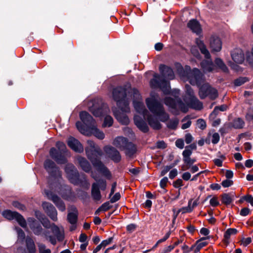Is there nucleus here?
Returning <instances> with one entry per match:
<instances>
[{
	"instance_id": "f257e3e1",
	"label": "nucleus",
	"mask_w": 253,
	"mask_h": 253,
	"mask_svg": "<svg viewBox=\"0 0 253 253\" xmlns=\"http://www.w3.org/2000/svg\"><path fill=\"white\" fill-rule=\"evenodd\" d=\"M87 144L88 146L85 148V150L88 159L90 160L93 166L98 171L107 178L111 179L112 174L110 171L98 158V156L102 155L101 149L95 145L93 141L88 140Z\"/></svg>"
},
{
	"instance_id": "f03ea898",
	"label": "nucleus",
	"mask_w": 253,
	"mask_h": 253,
	"mask_svg": "<svg viewBox=\"0 0 253 253\" xmlns=\"http://www.w3.org/2000/svg\"><path fill=\"white\" fill-rule=\"evenodd\" d=\"M128 88L122 86H118L113 89L112 96L114 100L117 102V106L123 112H129V103L126 99Z\"/></svg>"
},
{
	"instance_id": "7ed1b4c3",
	"label": "nucleus",
	"mask_w": 253,
	"mask_h": 253,
	"mask_svg": "<svg viewBox=\"0 0 253 253\" xmlns=\"http://www.w3.org/2000/svg\"><path fill=\"white\" fill-rule=\"evenodd\" d=\"M146 103L149 110L158 116L160 121L165 122L169 118V115L165 112L163 105L154 97L146 99Z\"/></svg>"
},
{
	"instance_id": "20e7f679",
	"label": "nucleus",
	"mask_w": 253,
	"mask_h": 253,
	"mask_svg": "<svg viewBox=\"0 0 253 253\" xmlns=\"http://www.w3.org/2000/svg\"><path fill=\"white\" fill-rule=\"evenodd\" d=\"M154 79L150 81L151 87H160L165 94H168L171 93L174 96L176 100L178 99V96L179 94V90L174 89L170 91L169 83L164 79H161L160 75L155 74L154 75Z\"/></svg>"
},
{
	"instance_id": "39448f33",
	"label": "nucleus",
	"mask_w": 253,
	"mask_h": 253,
	"mask_svg": "<svg viewBox=\"0 0 253 253\" xmlns=\"http://www.w3.org/2000/svg\"><path fill=\"white\" fill-rule=\"evenodd\" d=\"M80 118L87 127H85L81 122H77L76 125L78 129L84 135H90V133L89 129L94 126V120L89 113L85 111H82L80 113Z\"/></svg>"
},
{
	"instance_id": "423d86ee",
	"label": "nucleus",
	"mask_w": 253,
	"mask_h": 253,
	"mask_svg": "<svg viewBox=\"0 0 253 253\" xmlns=\"http://www.w3.org/2000/svg\"><path fill=\"white\" fill-rule=\"evenodd\" d=\"M65 170L67 177L71 183L76 185H82L83 183L89 185L85 174H82L81 178H80L79 172L73 164H68L66 165Z\"/></svg>"
},
{
	"instance_id": "0eeeda50",
	"label": "nucleus",
	"mask_w": 253,
	"mask_h": 253,
	"mask_svg": "<svg viewBox=\"0 0 253 253\" xmlns=\"http://www.w3.org/2000/svg\"><path fill=\"white\" fill-rule=\"evenodd\" d=\"M231 56L234 62L229 61L228 65L232 69L238 71L240 70V67L238 64H242L245 60L244 52L242 49L236 48L231 52Z\"/></svg>"
},
{
	"instance_id": "6e6552de",
	"label": "nucleus",
	"mask_w": 253,
	"mask_h": 253,
	"mask_svg": "<svg viewBox=\"0 0 253 253\" xmlns=\"http://www.w3.org/2000/svg\"><path fill=\"white\" fill-rule=\"evenodd\" d=\"M30 227L34 233L37 235H40L42 234L43 235L46 239H49V242L53 245L56 244V239L52 236H48L49 232L47 231H43V229L41 225L35 220H33L30 223Z\"/></svg>"
},
{
	"instance_id": "1a4fd4ad",
	"label": "nucleus",
	"mask_w": 253,
	"mask_h": 253,
	"mask_svg": "<svg viewBox=\"0 0 253 253\" xmlns=\"http://www.w3.org/2000/svg\"><path fill=\"white\" fill-rule=\"evenodd\" d=\"M199 95L202 99L209 97L213 100L218 96V93L216 89L212 87L208 83H205L200 87Z\"/></svg>"
},
{
	"instance_id": "9d476101",
	"label": "nucleus",
	"mask_w": 253,
	"mask_h": 253,
	"mask_svg": "<svg viewBox=\"0 0 253 253\" xmlns=\"http://www.w3.org/2000/svg\"><path fill=\"white\" fill-rule=\"evenodd\" d=\"M44 167L51 176L55 178L61 177V175L59 168L52 160H46L44 162Z\"/></svg>"
},
{
	"instance_id": "9b49d317",
	"label": "nucleus",
	"mask_w": 253,
	"mask_h": 253,
	"mask_svg": "<svg viewBox=\"0 0 253 253\" xmlns=\"http://www.w3.org/2000/svg\"><path fill=\"white\" fill-rule=\"evenodd\" d=\"M2 215L8 220L16 219L22 227L26 226V222L25 219L21 214L17 212L6 210L2 212Z\"/></svg>"
},
{
	"instance_id": "f8f14e48",
	"label": "nucleus",
	"mask_w": 253,
	"mask_h": 253,
	"mask_svg": "<svg viewBox=\"0 0 253 253\" xmlns=\"http://www.w3.org/2000/svg\"><path fill=\"white\" fill-rule=\"evenodd\" d=\"M164 102L166 105L171 108L178 109L183 112H186L188 110L187 107L180 99L175 100L170 97H166Z\"/></svg>"
},
{
	"instance_id": "ddd939ff",
	"label": "nucleus",
	"mask_w": 253,
	"mask_h": 253,
	"mask_svg": "<svg viewBox=\"0 0 253 253\" xmlns=\"http://www.w3.org/2000/svg\"><path fill=\"white\" fill-rule=\"evenodd\" d=\"M89 111L95 117H100L104 114L107 113L109 111V108L106 104L94 103L91 107H89Z\"/></svg>"
},
{
	"instance_id": "4468645a",
	"label": "nucleus",
	"mask_w": 253,
	"mask_h": 253,
	"mask_svg": "<svg viewBox=\"0 0 253 253\" xmlns=\"http://www.w3.org/2000/svg\"><path fill=\"white\" fill-rule=\"evenodd\" d=\"M44 194L48 199L52 201L60 211H65V205L58 196L52 192L46 190H44Z\"/></svg>"
},
{
	"instance_id": "2eb2a0df",
	"label": "nucleus",
	"mask_w": 253,
	"mask_h": 253,
	"mask_svg": "<svg viewBox=\"0 0 253 253\" xmlns=\"http://www.w3.org/2000/svg\"><path fill=\"white\" fill-rule=\"evenodd\" d=\"M202 77L203 75L200 71L195 68L189 73L188 80L191 84L199 85L202 81Z\"/></svg>"
},
{
	"instance_id": "dca6fc26",
	"label": "nucleus",
	"mask_w": 253,
	"mask_h": 253,
	"mask_svg": "<svg viewBox=\"0 0 253 253\" xmlns=\"http://www.w3.org/2000/svg\"><path fill=\"white\" fill-rule=\"evenodd\" d=\"M105 152L115 162H119L121 159L119 152L114 147L106 146L104 148Z\"/></svg>"
},
{
	"instance_id": "f3484780",
	"label": "nucleus",
	"mask_w": 253,
	"mask_h": 253,
	"mask_svg": "<svg viewBox=\"0 0 253 253\" xmlns=\"http://www.w3.org/2000/svg\"><path fill=\"white\" fill-rule=\"evenodd\" d=\"M42 207L47 214L54 221L57 220V212L55 207L50 203L44 202L42 203Z\"/></svg>"
},
{
	"instance_id": "a211bd4d",
	"label": "nucleus",
	"mask_w": 253,
	"mask_h": 253,
	"mask_svg": "<svg viewBox=\"0 0 253 253\" xmlns=\"http://www.w3.org/2000/svg\"><path fill=\"white\" fill-rule=\"evenodd\" d=\"M49 154L50 157L58 164H65L67 162V160L63 154L54 147L50 149Z\"/></svg>"
},
{
	"instance_id": "6ab92c4d",
	"label": "nucleus",
	"mask_w": 253,
	"mask_h": 253,
	"mask_svg": "<svg viewBox=\"0 0 253 253\" xmlns=\"http://www.w3.org/2000/svg\"><path fill=\"white\" fill-rule=\"evenodd\" d=\"M67 144L69 147L74 151L78 153L83 152L84 147L79 140L73 137H70L67 140Z\"/></svg>"
},
{
	"instance_id": "aec40b11",
	"label": "nucleus",
	"mask_w": 253,
	"mask_h": 253,
	"mask_svg": "<svg viewBox=\"0 0 253 253\" xmlns=\"http://www.w3.org/2000/svg\"><path fill=\"white\" fill-rule=\"evenodd\" d=\"M210 45L212 51H219L222 48L220 39L216 36H211L210 40Z\"/></svg>"
},
{
	"instance_id": "412c9836",
	"label": "nucleus",
	"mask_w": 253,
	"mask_h": 253,
	"mask_svg": "<svg viewBox=\"0 0 253 253\" xmlns=\"http://www.w3.org/2000/svg\"><path fill=\"white\" fill-rule=\"evenodd\" d=\"M134 122L137 127L143 132H147L149 131V127L146 123L141 117L138 115H135Z\"/></svg>"
},
{
	"instance_id": "4be33fe9",
	"label": "nucleus",
	"mask_w": 253,
	"mask_h": 253,
	"mask_svg": "<svg viewBox=\"0 0 253 253\" xmlns=\"http://www.w3.org/2000/svg\"><path fill=\"white\" fill-rule=\"evenodd\" d=\"M160 71L164 77L169 80H172L174 78V74L172 70L169 67L164 65H160Z\"/></svg>"
},
{
	"instance_id": "5701e85b",
	"label": "nucleus",
	"mask_w": 253,
	"mask_h": 253,
	"mask_svg": "<svg viewBox=\"0 0 253 253\" xmlns=\"http://www.w3.org/2000/svg\"><path fill=\"white\" fill-rule=\"evenodd\" d=\"M51 229L52 233L56 237L58 241H62L63 240L64 238V231L63 227H59L55 224L53 223Z\"/></svg>"
},
{
	"instance_id": "b1692460",
	"label": "nucleus",
	"mask_w": 253,
	"mask_h": 253,
	"mask_svg": "<svg viewBox=\"0 0 253 253\" xmlns=\"http://www.w3.org/2000/svg\"><path fill=\"white\" fill-rule=\"evenodd\" d=\"M145 119H147L150 126L153 129L158 130L161 128L162 126L158 120L149 113Z\"/></svg>"
},
{
	"instance_id": "393cba45",
	"label": "nucleus",
	"mask_w": 253,
	"mask_h": 253,
	"mask_svg": "<svg viewBox=\"0 0 253 253\" xmlns=\"http://www.w3.org/2000/svg\"><path fill=\"white\" fill-rule=\"evenodd\" d=\"M133 105L135 110L139 114L143 115L144 118L149 114L148 111L145 108L143 103L139 101H133Z\"/></svg>"
},
{
	"instance_id": "a878e982",
	"label": "nucleus",
	"mask_w": 253,
	"mask_h": 253,
	"mask_svg": "<svg viewBox=\"0 0 253 253\" xmlns=\"http://www.w3.org/2000/svg\"><path fill=\"white\" fill-rule=\"evenodd\" d=\"M127 142L128 141L126 138L119 136L114 139L113 144L120 150H125Z\"/></svg>"
},
{
	"instance_id": "bb28decb",
	"label": "nucleus",
	"mask_w": 253,
	"mask_h": 253,
	"mask_svg": "<svg viewBox=\"0 0 253 253\" xmlns=\"http://www.w3.org/2000/svg\"><path fill=\"white\" fill-rule=\"evenodd\" d=\"M91 196L95 201H99L101 199V195L97 183H93L91 187Z\"/></svg>"
},
{
	"instance_id": "cd10ccee",
	"label": "nucleus",
	"mask_w": 253,
	"mask_h": 253,
	"mask_svg": "<svg viewBox=\"0 0 253 253\" xmlns=\"http://www.w3.org/2000/svg\"><path fill=\"white\" fill-rule=\"evenodd\" d=\"M188 104L190 107L197 110H201L203 107V103L195 96L190 98Z\"/></svg>"
},
{
	"instance_id": "c85d7f7f",
	"label": "nucleus",
	"mask_w": 253,
	"mask_h": 253,
	"mask_svg": "<svg viewBox=\"0 0 253 253\" xmlns=\"http://www.w3.org/2000/svg\"><path fill=\"white\" fill-rule=\"evenodd\" d=\"M78 218V211L76 209L73 210V212H69L67 215V219L69 222H70L73 225L70 228L71 230H73L75 229V226L74 225L75 224L77 221Z\"/></svg>"
},
{
	"instance_id": "c756f323",
	"label": "nucleus",
	"mask_w": 253,
	"mask_h": 253,
	"mask_svg": "<svg viewBox=\"0 0 253 253\" xmlns=\"http://www.w3.org/2000/svg\"><path fill=\"white\" fill-rule=\"evenodd\" d=\"M77 160L79 164L82 169L86 172H88L90 171L91 167L89 163L84 158L82 157H78Z\"/></svg>"
},
{
	"instance_id": "7c9ffc66",
	"label": "nucleus",
	"mask_w": 253,
	"mask_h": 253,
	"mask_svg": "<svg viewBox=\"0 0 253 253\" xmlns=\"http://www.w3.org/2000/svg\"><path fill=\"white\" fill-rule=\"evenodd\" d=\"M188 27L193 32L198 34L202 31L201 26L198 21L195 19L191 20L187 24Z\"/></svg>"
},
{
	"instance_id": "2f4dec72",
	"label": "nucleus",
	"mask_w": 253,
	"mask_h": 253,
	"mask_svg": "<svg viewBox=\"0 0 253 253\" xmlns=\"http://www.w3.org/2000/svg\"><path fill=\"white\" fill-rule=\"evenodd\" d=\"M116 119L122 125H127L129 123V120L126 114L120 112L114 113Z\"/></svg>"
},
{
	"instance_id": "473e14b6",
	"label": "nucleus",
	"mask_w": 253,
	"mask_h": 253,
	"mask_svg": "<svg viewBox=\"0 0 253 253\" xmlns=\"http://www.w3.org/2000/svg\"><path fill=\"white\" fill-rule=\"evenodd\" d=\"M201 67L204 72H210L215 69V67L211 61L204 60L201 63Z\"/></svg>"
},
{
	"instance_id": "72a5a7b5",
	"label": "nucleus",
	"mask_w": 253,
	"mask_h": 253,
	"mask_svg": "<svg viewBox=\"0 0 253 253\" xmlns=\"http://www.w3.org/2000/svg\"><path fill=\"white\" fill-rule=\"evenodd\" d=\"M192 155L191 152L188 151H183L182 152L183 161L184 164H187L192 166L196 162V160L195 158L190 157Z\"/></svg>"
},
{
	"instance_id": "f704fd0d",
	"label": "nucleus",
	"mask_w": 253,
	"mask_h": 253,
	"mask_svg": "<svg viewBox=\"0 0 253 253\" xmlns=\"http://www.w3.org/2000/svg\"><path fill=\"white\" fill-rule=\"evenodd\" d=\"M196 42L197 46L201 50V53L204 54L205 57L207 59L210 58L211 55L210 52L207 49L206 46L204 43L203 42L199 39H196Z\"/></svg>"
},
{
	"instance_id": "c9c22d12",
	"label": "nucleus",
	"mask_w": 253,
	"mask_h": 253,
	"mask_svg": "<svg viewBox=\"0 0 253 253\" xmlns=\"http://www.w3.org/2000/svg\"><path fill=\"white\" fill-rule=\"evenodd\" d=\"M237 233V230L235 228H229L225 232L224 235L223 241L226 244L229 243V240L232 235H235Z\"/></svg>"
},
{
	"instance_id": "e433bc0d",
	"label": "nucleus",
	"mask_w": 253,
	"mask_h": 253,
	"mask_svg": "<svg viewBox=\"0 0 253 253\" xmlns=\"http://www.w3.org/2000/svg\"><path fill=\"white\" fill-rule=\"evenodd\" d=\"M124 150L126 151V155L130 157L135 153L136 147L133 144L128 142Z\"/></svg>"
},
{
	"instance_id": "4c0bfd02",
	"label": "nucleus",
	"mask_w": 253,
	"mask_h": 253,
	"mask_svg": "<svg viewBox=\"0 0 253 253\" xmlns=\"http://www.w3.org/2000/svg\"><path fill=\"white\" fill-rule=\"evenodd\" d=\"M245 123L240 118L235 119L232 123V126L236 129H240L243 127Z\"/></svg>"
},
{
	"instance_id": "58836bf2",
	"label": "nucleus",
	"mask_w": 253,
	"mask_h": 253,
	"mask_svg": "<svg viewBox=\"0 0 253 253\" xmlns=\"http://www.w3.org/2000/svg\"><path fill=\"white\" fill-rule=\"evenodd\" d=\"M92 133L97 138L103 139L105 137V134L103 131L99 130L94 126L90 128Z\"/></svg>"
},
{
	"instance_id": "ea45409f",
	"label": "nucleus",
	"mask_w": 253,
	"mask_h": 253,
	"mask_svg": "<svg viewBox=\"0 0 253 253\" xmlns=\"http://www.w3.org/2000/svg\"><path fill=\"white\" fill-rule=\"evenodd\" d=\"M27 249L30 253H35L36 248L33 240L31 238H27L26 240Z\"/></svg>"
},
{
	"instance_id": "a19ab883",
	"label": "nucleus",
	"mask_w": 253,
	"mask_h": 253,
	"mask_svg": "<svg viewBox=\"0 0 253 253\" xmlns=\"http://www.w3.org/2000/svg\"><path fill=\"white\" fill-rule=\"evenodd\" d=\"M128 95L130 94V96L133 97L134 100L136 101V100H139L141 98L138 90L136 88L128 87Z\"/></svg>"
},
{
	"instance_id": "79ce46f5",
	"label": "nucleus",
	"mask_w": 253,
	"mask_h": 253,
	"mask_svg": "<svg viewBox=\"0 0 253 253\" xmlns=\"http://www.w3.org/2000/svg\"><path fill=\"white\" fill-rule=\"evenodd\" d=\"M91 177L97 182L99 188H100L102 190H105L106 188V182L103 179L98 180L97 177L91 174Z\"/></svg>"
},
{
	"instance_id": "37998d69",
	"label": "nucleus",
	"mask_w": 253,
	"mask_h": 253,
	"mask_svg": "<svg viewBox=\"0 0 253 253\" xmlns=\"http://www.w3.org/2000/svg\"><path fill=\"white\" fill-rule=\"evenodd\" d=\"M91 177L97 182L99 188H100L102 190H105L106 188V182L103 179L98 180L97 177L91 174Z\"/></svg>"
},
{
	"instance_id": "c03bdc74",
	"label": "nucleus",
	"mask_w": 253,
	"mask_h": 253,
	"mask_svg": "<svg viewBox=\"0 0 253 253\" xmlns=\"http://www.w3.org/2000/svg\"><path fill=\"white\" fill-rule=\"evenodd\" d=\"M215 63L216 65L220 68L223 72H227L228 71V69L226 66V65L224 63L223 61L220 58H216L215 60Z\"/></svg>"
},
{
	"instance_id": "a18cd8bd",
	"label": "nucleus",
	"mask_w": 253,
	"mask_h": 253,
	"mask_svg": "<svg viewBox=\"0 0 253 253\" xmlns=\"http://www.w3.org/2000/svg\"><path fill=\"white\" fill-rule=\"evenodd\" d=\"M192 200H190L188 202V205L187 207H183L181 209H179L178 211L177 214L181 212L182 214L185 213L186 212H190L193 211V208H191V204Z\"/></svg>"
},
{
	"instance_id": "49530a36",
	"label": "nucleus",
	"mask_w": 253,
	"mask_h": 253,
	"mask_svg": "<svg viewBox=\"0 0 253 253\" xmlns=\"http://www.w3.org/2000/svg\"><path fill=\"white\" fill-rule=\"evenodd\" d=\"M178 124V120L176 118L169 120L167 123V126L170 129H174L177 127Z\"/></svg>"
},
{
	"instance_id": "de8ad7c7",
	"label": "nucleus",
	"mask_w": 253,
	"mask_h": 253,
	"mask_svg": "<svg viewBox=\"0 0 253 253\" xmlns=\"http://www.w3.org/2000/svg\"><path fill=\"white\" fill-rule=\"evenodd\" d=\"M113 123V119L110 116H106L104 119L103 127H110Z\"/></svg>"
},
{
	"instance_id": "09e8293b",
	"label": "nucleus",
	"mask_w": 253,
	"mask_h": 253,
	"mask_svg": "<svg viewBox=\"0 0 253 253\" xmlns=\"http://www.w3.org/2000/svg\"><path fill=\"white\" fill-rule=\"evenodd\" d=\"M245 118L247 121L253 123V107H251L248 109Z\"/></svg>"
},
{
	"instance_id": "8fccbe9b",
	"label": "nucleus",
	"mask_w": 253,
	"mask_h": 253,
	"mask_svg": "<svg viewBox=\"0 0 253 253\" xmlns=\"http://www.w3.org/2000/svg\"><path fill=\"white\" fill-rule=\"evenodd\" d=\"M232 202V199L228 194H224L222 196V202L225 205H229Z\"/></svg>"
},
{
	"instance_id": "3c124183",
	"label": "nucleus",
	"mask_w": 253,
	"mask_h": 253,
	"mask_svg": "<svg viewBox=\"0 0 253 253\" xmlns=\"http://www.w3.org/2000/svg\"><path fill=\"white\" fill-rule=\"evenodd\" d=\"M248 81V79L246 77H240L236 80L234 82V85L235 86H240L244 83Z\"/></svg>"
},
{
	"instance_id": "603ef678",
	"label": "nucleus",
	"mask_w": 253,
	"mask_h": 253,
	"mask_svg": "<svg viewBox=\"0 0 253 253\" xmlns=\"http://www.w3.org/2000/svg\"><path fill=\"white\" fill-rule=\"evenodd\" d=\"M56 146L61 153L64 154L66 151V147L65 144L62 142H57L56 144Z\"/></svg>"
},
{
	"instance_id": "864d4df0",
	"label": "nucleus",
	"mask_w": 253,
	"mask_h": 253,
	"mask_svg": "<svg viewBox=\"0 0 253 253\" xmlns=\"http://www.w3.org/2000/svg\"><path fill=\"white\" fill-rule=\"evenodd\" d=\"M38 246L40 253H51V251L49 249H46L45 246L42 243H38Z\"/></svg>"
},
{
	"instance_id": "5fc2aeb1",
	"label": "nucleus",
	"mask_w": 253,
	"mask_h": 253,
	"mask_svg": "<svg viewBox=\"0 0 253 253\" xmlns=\"http://www.w3.org/2000/svg\"><path fill=\"white\" fill-rule=\"evenodd\" d=\"M208 244V242L202 240L197 242L196 248L195 252H199L202 248L205 247Z\"/></svg>"
},
{
	"instance_id": "6e6d98bb",
	"label": "nucleus",
	"mask_w": 253,
	"mask_h": 253,
	"mask_svg": "<svg viewBox=\"0 0 253 253\" xmlns=\"http://www.w3.org/2000/svg\"><path fill=\"white\" fill-rule=\"evenodd\" d=\"M40 221L42 225L46 228H51L52 225H51L49 220L46 217H42L40 219Z\"/></svg>"
},
{
	"instance_id": "4d7b16f0",
	"label": "nucleus",
	"mask_w": 253,
	"mask_h": 253,
	"mask_svg": "<svg viewBox=\"0 0 253 253\" xmlns=\"http://www.w3.org/2000/svg\"><path fill=\"white\" fill-rule=\"evenodd\" d=\"M111 207L112 206L110 205L109 202H106L99 208V210H102V211H105L110 209Z\"/></svg>"
},
{
	"instance_id": "13d9d810",
	"label": "nucleus",
	"mask_w": 253,
	"mask_h": 253,
	"mask_svg": "<svg viewBox=\"0 0 253 253\" xmlns=\"http://www.w3.org/2000/svg\"><path fill=\"white\" fill-rule=\"evenodd\" d=\"M197 124L199 128L201 129H204L206 127V123L203 119L198 120Z\"/></svg>"
},
{
	"instance_id": "bf43d9fd",
	"label": "nucleus",
	"mask_w": 253,
	"mask_h": 253,
	"mask_svg": "<svg viewBox=\"0 0 253 253\" xmlns=\"http://www.w3.org/2000/svg\"><path fill=\"white\" fill-rule=\"evenodd\" d=\"M185 87H186V94L189 95V99L192 98V97H194L195 96H194V93L193 90L191 88V87L188 85H186Z\"/></svg>"
},
{
	"instance_id": "052dcab7",
	"label": "nucleus",
	"mask_w": 253,
	"mask_h": 253,
	"mask_svg": "<svg viewBox=\"0 0 253 253\" xmlns=\"http://www.w3.org/2000/svg\"><path fill=\"white\" fill-rule=\"evenodd\" d=\"M252 239L251 237H248L246 238H243L241 242V244L245 247L247 246L252 242Z\"/></svg>"
},
{
	"instance_id": "680f3d73",
	"label": "nucleus",
	"mask_w": 253,
	"mask_h": 253,
	"mask_svg": "<svg viewBox=\"0 0 253 253\" xmlns=\"http://www.w3.org/2000/svg\"><path fill=\"white\" fill-rule=\"evenodd\" d=\"M219 135L218 133H214L212 135L211 142L213 144H216L219 140Z\"/></svg>"
},
{
	"instance_id": "e2e57ef3",
	"label": "nucleus",
	"mask_w": 253,
	"mask_h": 253,
	"mask_svg": "<svg viewBox=\"0 0 253 253\" xmlns=\"http://www.w3.org/2000/svg\"><path fill=\"white\" fill-rule=\"evenodd\" d=\"M233 183V182L232 180L230 179H226L223 180L222 183L221 185L224 187H229L230 186H231Z\"/></svg>"
},
{
	"instance_id": "0e129e2a",
	"label": "nucleus",
	"mask_w": 253,
	"mask_h": 253,
	"mask_svg": "<svg viewBox=\"0 0 253 253\" xmlns=\"http://www.w3.org/2000/svg\"><path fill=\"white\" fill-rule=\"evenodd\" d=\"M12 205L14 207H15L20 210L24 211L26 209V208L24 205H23L22 204H21V203H20L17 201L13 202L12 203Z\"/></svg>"
},
{
	"instance_id": "69168bd1",
	"label": "nucleus",
	"mask_w": 253,
	"mask_h": 253,
	"mask_svg": "<svg viewBox=\"0 0 253 253\" xmlns=\"http://www.w3.org/2000/svg\"><path fill=\"white\" fill-rule=\"evenodd\" d=\"M174 167V165L165 166L161 171V175L163 176L165 175L171 169Z\"/></svg>"
},
{
	"instance_id": "338daca9",
	"label": "nucleus",
	"mask_w": 253,
	"mask_h": 253,
	"mask_svg": "<svg viewBox=\"0 0 253 253\" xmlns=\"http://www.w3.org/2000/svg\"><path fill=\"white\" fill-rule=\"evenodd\" d=\"M210 205L212 207H216L219 204L217 200V198L215 197L212 198L210 200Z\"/></svg>"
},
{
	"instance_id": "774afa93",
	"label": "nucleus",
	"mask_w": 253,
	"mask_h": 253,
	"mask_svg": "<svg viewBox=\"0 0 253 253\" xmlns=\"http://www.w3.org/2000/svg\"><path fill=\"white\" fill-rule=\"evenodd\" d=\"M175 145L180 149H183L184 146V141L182 139H178L175 141Z\"/></svg>"
}]
</instances>
